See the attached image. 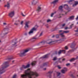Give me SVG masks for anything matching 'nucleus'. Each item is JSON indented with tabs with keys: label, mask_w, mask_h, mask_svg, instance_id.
Listing matches in <instances>:
<instances>
[{
	"label": "nucleus",
	"mask_w": 78,
	"mask_h": 78,
	"mask_svg": "<svg viewBox=\"0 0 78 78\" xmlns=\"http://www.w3.org/2000/svg\"><path fill=\"white\" fill-rule=\"evenodd\" d=\"M60 75H61V73H57V76H59Z\"/></svg>",
	"instance_id": "nucleus-36"
},
{
	"label": "nucleus",
	"mask_w": 78,
	"mask_h": 78,
	"mask_svg": "<svg viewBox=\"0 0 78 78\" xmlns=\"http://www.w3.org/2000/svg\"><path fill=\"white\" fill-rule=\"evenodd\" d=\"M74 60H75V58H73L71 59V60H70V61H71V62H72V61H73Z\"/></svg>",
	"instance_id": "nucleus-35"
},
{
	"label": "nucleus",
	"mask_w": 78,
	"mask_h": 78,
	"mask_svg": "<svg viewBox=\"0 0 78 78\" xmlns=\"http://www.w3.org/2000/svg\"><path fill=\"white\" fill-rule=\"evenodd\" d=\"M8 30H9V29L8 28L6 27L4 29V31H8Z\"/></svg>",
	"instance_id": "nucleus-27"
},
{
	"label": "nucleus",
	"mask_w": 78,
	"mask_h": 78,
	"mask_svg": "<svg viewBox=\"0 0 78 78\" xmlns=\"http://www.w3.org/2000/svg\"><path fill=\"white\" fill-rule=\"evenodd\" d=\"M30 66V64H28L26 66L24 65H23L22 67L20 68V70L21 71H23L24 70V69H27V68H28Z\"/></svg>",
	"instance_id": "nucleus-4"
},
{
	"label": "nucleus",
	"mask_w": 78,
	"mask_h": 78,
	"mask_svg": "<svg viewBox=\"0 0 78 78\" xmlns=\"http://www.w3.org/2000/svg\"><path fill=\"white\" fill-rule=\"evenodd\" d=\"M39 44H41V45H44V44H45V42H41Z\"/></svg>",
	"instance_id": "nucleus-33"
},
{
	"label": "nucleus",
	"mask_w": 78,
	"mask_h": 78,
	"mask_svg": "<svg viewBox=\"0 0 78 78\" xmlns=\"http://www.w3.org/2000/svg\"><path fill=\"white\" fill-rule=\"evenodd\" d=\"M43 35V32H41L39 35V37H41V36H42Z\"/></svg>",
	"instance_id": "nucleus-28"
},
{
	"label": "nucleus",
	"mask_w": 78,
	"mask_h": 78,
	"mask_svg": "<svg viewBox=\"0 0 78 78\" xmlns=\"http://www.w3.org/2000/svg\"><path fill=\"white\" fill-rule=\"evenodd\" d=\"M70 64L68 63L67 64H66V66H70Z\"/></svg>",
	"instance_id": "nucleus-48"
},
{
	"label": "nucleus",
	"mask_w": 78,
	"mask_h": 78,
	"mask_svg": "<svg viewBox=\"0 0 78 78\" xmlns=\"http://www.w3.org/2000/svg\"><path fill=\"white\" fill-rule=\"evenodd\" d=\"M35 30H36V29H35L34 28H32L29 32L28 33L30 35V34H33L34 31H35Z\"/></svg>",
	"instance_id": "nucleus-7"
},
{
	"label": "nucleus",
	"mask_w": 78,
	"mask_h": 78,
	"mask_svg": "<svg viewBox=\"0 0 78 78\" xmlns=\"http://www.w3.org/2000/svg\"><path fill=\"white\" fill-rule=\"evenodd\" d=\"M15 15V11H10L8 14V16L11 18H12Z\"/></svg>",
	"instance_id": "nucleus-5"
},
{
	"label": "nucleus",
	"mask_w": 78,
	"mask_h": 78,
	"mask_svg": "<svg viewBox=\"0 0 78 78\" xmlns=\"http://www.w3.org/2000/svg\"><path fill=\"white\" fill-rule=\"evenodd\" d=\"M56 59H57V58L56 57H55L54 58L53 60L54 61H56Z\"/></svg>",
	"instance_id": "nucleus-34"
},
{
	"label": "nucleus",
	"mask_w": 78,
	"mask_h": 78,
	"mask_svg": "<svg viewBox=\"0 0 78 78\" xmlns=\"http://www.w3.org/2000/svg\"><path fill=\"white\" fill-rule=\"evenodd\" d=\"M45 26L47 28H48V27H49L48 26V24L46 25Z\"/></svg>",
	"instance_id": "nucleus-46"
},
{
	"label": "nucleus",
	"mask_w": 78,
	"mask_h": 78,
	"mask_svg": "<svg viewBox=\"0 0 78 78\" xmlns=\"http://www.w3.org/2000/svg\"><path fill=\"white\" fill-rule=\"evenodd\" d=\"M58 0H55L53 2H51V4L53 3V4H55V3H57L58 2Z\"/></svg>",
	"instance_id": "nucleus-25"
},
{
	"label": "nucleus",
	"mask_w": 78,
	"mask_h": 78,
	"mask_svg": "<svg viewBox=\"0 0 78 78\" xmlns=\"http://www.w3.org/2000/svg\"><path fill=\"white\" fill-rule=\"evenodd\" d=\"M64 69H65V70H67V68H66V67H64L63 68Z\"/></svg>",
	"instance_id": "nucleus-57"
},
{
	"label": "nucleus",
	"mask_w": 78,
	"mask_h": 78,
	"mask_svg": "<svg viewBox=\"0 0 78 78\" xmlns=\"http://www.w3.org/2000/svg\"><path fill=\"white\" fill-rule=\"evenodd\" d=\"M37 3V2L35 1L34 0L32 2V5H36Z\"/></svg>",
	"instance_id": "nucleus-21"
},
{
	"label": "nucleus",
	"mask_w": 78,
	"mask_h": 78,
	"mask_svg": "<svg viewBox=\"0 0 78 78\" xmlns=\"http://www.w3.org/2000/svg\"><path fill=\"white\" fill-rule=\"evenodd\" d=\"M16 77H17V75H16V74H15L13 76L12 78H16Z\"/></svg>",
	"instance_id": "nucleus-29"
},
{
	"label": "nucleus",
	"mask_w": 78,
	"mask_h": 78,
	"mask_svg": "<svg viewBox=\"0 0 78 78\" xmlns=\"http://www.w3.org/2000/svg\"><path fill=\"white\" fill-rule=\"evenodd\" d=\"M30 23V21H27L25 23V26L24 27V28H28V24Z\"/></svg>",
	"instance_id": "nucleus-8"
},
{
	"label": "nucleus",
	"mask_w": 78,
	"mask_h": 78,
	"mask_svg": "<svg viewBox=\"0 0 78 78\" xmlns=\"http://www.w3.org/2000/svg\"><path fill=\"white\" fill-rule=\"evenodd\" d=\"M3 25H6V23H3Z\"/></svg>",
	"instance_id": "nucleus-61"
},
{
	"label": "nucleus",
	"mask_w": 78,
	"mask_h": 78,
	"mask_svg": "<svg viewBox=\"0 0 78 78\" xmlns=\"http://www.w3.org/2000/svg\"><path fill=\"white\" fill-rule=\"evenodd\" d=\"M65 39H66V38H63V39H61V41H64Z\"/></svg>",
	"instance_id": "nucleus-42"
},
{
	"label": "nucleus",
	"mask_w": 78,
	"mask_h": 78,
	"mask_svg": "<svg viewBox=\"0 0 78 78\" xmlns=\"http://www.w3.org/2000/svg\"><path fill=\"white\" fill-rule=\"evenodd\" d=\"M36 39H37V38H36L35 37H33V38L31 39V41L32 42H33V41H34Z\"/></svg>",
	"instance_id": "nucleus-24"
},
{
	"label": "nucleus",
	"mask_w": 78,
	"mask_h": 78,
	"mask_svg": "<svg viewBox=\"0 0 78 78\" xmlns=\"http://www.w3.org/2000/svg\"><path fill=\"white\" fill-rule=\"evenodd\" d=\"M74 0H70L69 1H68V2L69 3V4L70 5H72V2H73Z\"/></svg>",
	"instance_id": "nucleus-19"
},
{
	"label": "nucleus",
	"mask_w": 78,
	"mask_h": 78,
	"mask_svg": "<svg viewBox=\"0 0 78 78\" xmlns=\"http://www.w3.org/2000/svg\"><path fill=\"white\" fill-rule=\"evenodd\" d=\"M62 27H64L66 26V23H64L61 25Z\"/></svg>",
	"instance_id": "nucleus-30"
},
{
	"label": "nucleus",
	"mask_w": 78,
	"mask_h": 78,
	"mask_svg": "<svg viewBox=\"0 0 78 78\" xmlns=\"http://www.w3.org/2000/svg\"><path fill=\"white\" fill-rule=\"evenodd\" d=\"M57 51H55V53H54V54L55 55H57Z\"/></svg>",
	"instance_id": "nucleus-51"
},
{
	"label": "nucleus",
	"mask_w": 78,
	"mask_h": 78,
	"mask_svg": "<svg viewBox=\"0 0 78 78\" xmlns=\"http://www.w3.org/2000/svg\"><path fill=\"white\" fill-rule=\"evenodd\" d=\"M59 36H61V35H60V34H57L55 36V37L57 39H58V38H59Z\"/></svg>",
	"instance_id": "nucleus-26"
},
{
	"label": "nucleus",
	"mask_w": 78,
	"mask_h": 78,
	"mask_svg": "<svg viewBox=\"0 0 78 78\" xmlns=\"http://www.w3.org/2000/svg\"><path fill=\"white\" fill-rule=\"evenodd\" d=\"M8 33L7 32L5 33V34H4V35H6V34H8Z\"/></svg>",
	"instance_id": "nucleus-58"
},
{
	"label": "nucleus",
	"mask_w": 78,
	"mask_h": 78,
	"mask_svg": "<svg viewBox=\"0 0 78 78\" xmlns=\"http://www.w3.org/2000/svg\"><path fill=\"white\" fill-rule=\"evenodd\" d=\"M38 27H39V26H37V25H36L35 26L33 27V28H34V29L36 30H35V31H36V30H37V28H38Z\"/></svg>",
	"instance_id": "nucleus-23"
},
{
	"label": "nucleus",
	"mask_w": 78,
	"mask_h": 78,
	"mask_svg": "<svg viewBox=\"0 0 78 78\" xmlns=\"http://www.w3.org/2000/svg\"><path fill=\"white\" fill-rule=\"evenodd\" d=\"M14 25H16V26H17V25H19V23H17L15 22V23H14Z\"/></svg>",
	"instance_id": "nucleus-38"
},
{
	"label": "nucleus",
	"mask_w": 78,
	"mask_h": 78,
	"mask_svg": "<svg viewBox=\"0 0 78 78\" xmlns=\"http://www.w3.org/2000/svg\"><path fill=\"white\" fill-rule=\"evenodd\" d=\"M69 6H68V5L67 4H65L64 5V8H65V7H68Z\"/></svg>",
	"instance_id": "nucleus-32"
},
{
	"label": "nucleus",
	"mask_w": 78,
	"mask_h": 78,
	"mask_svg": "<svg viewBox=\"0 0 78 78\" xmlns=\"http://www.w3.org/2000/svg\"><path fill=\"white\" fill-rule=\"evenodd\" d=\"M75 46V44L74 43H72L71 45V48H74Z\"/></svg>",
	"instance_id": "nucleus-22"
},
{
	"label": "nucleus",
	"mask_w": 78,
	"mask_h": 78,
	"mask_svg": "<svg viewBox=\"0 0 78 78\" xmlns=\"http://www.w3.org/2000/svg\"><path fill=\"white\" fill-rule=\"evenodd\" d=\"M36 62H37L36 61H33L31 63L32 66H34L36 64Z\"/></svg>",
	"instance_id": "nucleus-20"
},
{
	"label": "nucleus",
	"mask_w": 78,
	"mask_h": 78,
	"mask_svg": "<svg viewBox=\"0 0 78 78\" xmlns=\"http://www.w3.org/2000/svg\"><path fill=\"white\" fill-rule=\"evenodd\" d=\"M54 14H55V13H51V17H53V15H54Z\"/></svg>",
	"instance_id": "nucleus-43"
},
{
	"label": "nucleus",
	"mask_w": 78,
	"mask_h": 78,
	"mask_svg": "<svg viewBox=\"0 0 78 78\" xmlns=\"http://www.w3.org/2000/svg\"><path fill=\"white\" fill-rule=\"evenodd\" d=\"M37 11L38 12H40L41 11V7L38 6L37 8Z\"/></svg>",
	"instance_id": "nucleus-15"
},
{
	"label": "nucleus",
	"mask_w": 78,
	"mask_h": 78,
	"mask_svg": "<svg viewBox=\"0 0 78 78\" xmlns=\"http://www.w3.org/2000/svg\"><path fill=\"white\" fill-rule=\"evenodd\" d=\"M30 51V49H26L24 50L23 52H21L18 55H19L20 56H25L26 55V54L25 53H27V52H28V51Z\"/></svg>",
	"instance_id": "nucleus-3"
},
{
	"label": "nucleus",
	"mask_w": 78,
	"mask_h": 78,
	"mask_svg": "<svg viewBox=\"0 0 78 78\" xmlns=\"http://www.w3.org/2000/svg\"><path fill=\"white\" fill-rule=\"evenodd\" d=\"M71 76H72V77L73 78H76V77H75V76H74L72 74L71 75Z\"/></svg>",
	"instance_id": "nucleus-37"
},
{
	"label": "nucleus",
	"mask_w": 78,
	"mask_h": 78,
	"mask_svg": "<svg viewBox=\"0 0 78 78\" xmlns=\"http://www.w3.org/2000/svg\"><path fill=\"white\" fill-rule=\"evenodd\" d=\"M63 51L65 52L66 51H65V50H60L58 52V55H60V54H61V52Z\"/></svg>",
	"instance_id": "nucleus-18"
},
{
	"label": "nucleus",
	"mask_w": 78,
	"mask_h": 78,
	"mask_svg": "<svg viewBox=\"0 0 78 78\" xmlns=\"http://www.w3.org/2000/svg\"><path fill=\"white\" fill-rule=\"evenodd\" d=\"M66 71H67V69H62L61 71V72L62 73H63V74H64L66 72Z\"/></svg>",
	"instance_id": "nucleus-16"
},
{
	"label": "nucleus",
	"mask_w": 78,
	"mask_h": 78,
	"mask_svg": "<svg viewBox=\"0 0 78 78\" xmlns=\"http://www.w3.org/2000/svg\"><path fill=\"white\" fill-rule=\"evenodd\" d=\"M52 73V72H48V73H49L50 74V76H51V73Z\"/></svg>",
	"instance_id": "nucleus-45"
},
{
	"label": "nucleus",
	"mask_w": 78,
	"mask_h": 78,
	"mask_svg": "<svg viewBox=\"0 0 78 78\" xmlns=\"http://www.w3.org/2000/svg\"><path fill=\"white\" fill-rule=\"evenodd\" d=\"M13 59L12 58H9L8 59V60L9 61H11V59Z\"/></svg>",
	"instance_id": "nucleus-31"
},
{
	"label": "nucleus",
	"mask_w": 78,
	"mask_h": 78,
	"mask_svg": "<svg viewBox=\"0 0 78 78\" xmlns=\"http://www.w3.org/2000/svg\"><path fill=\"white\" fill-rule=\"evenodd\" d=\"M25 74H22L21 76L22 78H36L34 75L36 76H38V74L37 73H34L30 71V69H29L24 72Z\"/></svg>",
	"instance_id": "nucleus-1"
},
{
	"label": "nucleus",
	"mask_w": 78,
	"mask_h": 78,
	"mask_svg": "<svg viewBox=\"0 0 78 78\" xmlns=\"http://www.w3.org/2000/svg\"><path fill=\"white\" fill-rule=\"evenodd\" d=\"M20 22V21L19 20H18L17 21H16V22L17 23V22Z\"/></svg>",
	"instance_id": "nucleus-53"
},
{
	"label": "nucleus",
	"mask_w": 78,
	"mask_h": 78,
	"mask_svg": "<svg viewBox=\"0 0 78 78\" xmlns=\"http://www.w3.org/2000/svg\"><path fill=\"white\" fill-rule=\"evenodd\" d=\"M73 50H70L69 51L70 52H72Z\"/></svg>",
	"instance_id": "nucleus-62"
},
{
	"label": "nucleus",
	"mask_w": 78,
	"mask_h": 78,
	"mask_svg": "<svg viewBox=\"0 0 78 78\" xmlns=\"http://www.w3.org/2000/svg\"><path fill=\"white\" fill-rule=\"evenodd\" d=\"M69 33V30L63 31V33H62L60 34V35L61 36V37H65V35H64V33H66V34H67V33Z\"/></svg>",
	"instance_id": "nucleus-6"
},
{
	"label": "nucleus",
	"mask_w": 78,
	"mask_h": 78,
	"mask_svg": "<svg viewBox=\"0 0 78 78\" xmlns=\"http://www.w3.org/2000/svg\"><path fill=\"white\" fill-rule=\"evenodd\" d=\"M73 25V24H72L70 26V28H69V29L72 28V26Z\"/></svg>",
	"instance_id": "nucleus-40"
},
{
	"label": "nucleus",
	"mask_w": 78,
	"mask_h": 78,
	"mask_svg": "<svg viewBox=\"0 0 78 78\" xmlns=\"http://www.w3.org/2000/svg\"><path fill=\"white\" fill-rule=\"evenodd\" d=\"M66 9L67 10L68 12H66L65 13V14H67V13H68V12L70 11V8H69V7H67L66 8Z\"/></svg>",
	"instance_id": "nucleus-14"
},
{
	"label": "nucleus",
	"mask_w": 78,
	"mask_h": 78,
	"mask_svg": "<svg viewBox=\"0 0 78 78\" xmlns=\"http://www.w3.org/2000/svg\"><path fill=\"white\" fill-rule=\"evenodd\" d=\"M55 35H53L52 36V37H55Z\"/></svg>",
	"instance_id": "nucleus-64"
},
{
	"label": "nucleus",
	"mask_w": 78,
	"mask_h": 78,
	"mask_svg": "<svg viewBox=\"0 0 78 78\" xmlns=\"http://www.w3.org/2000/svg\"><path fill=\"white\" fill-rule=\"evenodd\" d=\"M65 48L66 50H67V49H68V48L67 46H66L65 47Z\"/></svg>",
	"instance_id": "nucleus-50"
},
{
	"label": "nucleus",
	"mask_w": 78,
	"mask_h": 78,
	"mask_svg": "<svg viewBox=\"0 0 78 78\" xmlns=\"http://www.w3.org/2000/svg\"><path fill=\"white\" fill-rule=\"evenodd\" d=\"M9 66V62H4L2 65V68H0V74H2L5 72V71H4V69L8 67Z\"/></svg>",
	"instance_id": "nucleus-2"
},
{
	"label": "nucleus",
	"mask_w": 78,
	"mask_h": 78,
	"mask_svg": "<svg viewBox=\"0 0 78 78\" xmlns=\"http://www.w3.org/2000/svg\"><path fill=\"white\" fill-rule=\"evenodd\" d=\"M75 32H78V27L77 28V30H75Z\"/></svg>",
	"instance_id": "nucleus-52"
},
{
	"label": "nucleus",
	"mask_w": 78,
	"mask_h": 78,
	"mask_svg": "<svg viewBox=\"0 0 78 78\" xmlns=\"http://www.w3.org/2000/svg\"><path fill=\"white\" fill-rule=\"evenodd\" d=\"M23 21H21V24L23 25Z\"/></svg>",
	"instance_id": "nucleus-55"
},
{
	"label": "nucleus",
	"mask_w": 78,
	"mask_h": 78,
	"mask_svg": "<svg viewBox=\"0 0 78 78\" xmlns=\"http://www.w3.org/2000/svg\"><path fill=\"white\" fill-rule=\"evenodd\" d=\"M62 61H65V58H64V59H62Z\"/></svg>",
	"instance_id": "nucleus-63"
},
{
	"label": "nucleus",
	"mask_w": 78,
	"mask_h": 78,
	"mask_svg": "<svg viewBox=\"0 0 78 78\" xmlns=\"http://www.w3.org/2000/svg\"><path fill=\"white\" fill-rule=\"evenodd\" d=\"M68 29V27H66L65 28V30H67Z\"/></svg>",
	"instance_id": "nucleus-54"
},
{
	"label": "nucleus",
	"mask_w": 78,
	"mask_h": 78,
	"mask_svg": "<svg viewBox=\"0 0 78 78\" xmlns=\"http://www.w3.org/2000/svg\"><path fill=\"white\" fill-rule=\"evenodd\" d=\"M49 55V54H47L46 55H44L42 57H41L40 58V59H41V58H42L43 59H45V58H48Z\"/></svg>",
	"instance_id": "nucleus-10"
},
{
	"label": "nucleus",
	"mask_w": 78,
	"mask_h": 78,
	"mask_svg": "<svg viewBox=\"0 0 78 78\" xmlns=\"http://www.w3.org/2000/svg\"><path fill=\"white\" fill-rule=\"evenodd\" d=\"M57 67H58V68L59 69H61V67L59 66V65L57 66Z\"/></svg>",
	"instance_id": "nucleus-44"
},
{
	"label": "nucleus",
	"mask_w": 78,
	"mask_h": 78,
	"mask_svg": "<svg viewBox=\"0 0 78 78\" xmlns=\"http://www.w3.org/2000/svg\"><path fill=\"white\" fill-rule=\"evenodd\" d=\"M5 7H7V9H8L10 8V5L9 3L7 2V4L5 5L4 6Z\"/></svg>",
	"instance_id": "nucleus-11"
},
{
	"label": "nucleus",
	"mask_w": 78,
	"mask_h": 78,
	"mask_svg": "<svg viewBox=\"0 0 78 78\" xmlns=\"http://www.w3.org/2000/svg\"><path fill=\"white\" fill-rule=\"evenodd\" d=\"M47 63H43L42 65H41V68H43V67H45V66H47Z\"/></svg>",
	"instance_id": "nucleus-13"
},
{
	"label": "nucleus",
	"mask_w": 78,
	"mask_h": 78,
	"mask_svg": "<svg viewBox=\"0 0 78 78\" xmlns=\"http://www.w3.org/2000/svg\"><path fill=\"white\" fill-rule=\"evenodd\" d=\"M51 22V20H47V22L48 23V22Z\"/></svg>",
	"instance_id": "nucleus-41"
},
{
	"label": "nucleus",
	"mask_w": 78,
	"mask_h": 78,
	"mask_svg": "<svg viewBox=\"0 0 78 78\" xmlns=\"http://www.w3.org/2000/svg\"><path fill=\"white\" fill-rule=\"evenodd\" d=\"M63 8V7L62 6H60L59 8L58 9H59V10H61V11H63V9H62V8Z\"/></svg>",
	"instance_id": "nucleus-17"
},
{
	"label": "nucleus",
	"mask_w": 78,
	"mask_h": 78,
	"mask_svg": "<svg viewBox=\"0 0 78 78\" xmlns=\"http://www.w3.org/2000/svg\"><path fill=\"white\" fill-rule=\"evenodd\" d=\"M46 68H45L43 69L44 70H46Z\"/></svg>",
	"instance_id": "nucleus-60"
},
{
	"label": "nucleus",
	"mask_w": 78,
	"mask_h": 78,
	"mask_svg": "<svg viewBox=\"0 0 78 78\" xmlns=\"http://www.w3.org/2000/svg\"><path fill=\"white\" fill-rule=\"evenodd\" d=\"M24 35H25V36H27V33H26L24 34Z\"/></svg>",
	"instance_id": "nucleus-59"
},
{
	"label": "nucleus",
	"mask_w": 78,
	"mask_h": 78,
	"mask_svg": "<svg viewBox=\"0 0 78 78\" xmlns=\"http://www.w3.org/2000/svg\"><path fill=\"white\" fill-rule=\"evenodd\" d=\"M21 15L22 16H23V17H25V15H23V13H21Z\"/></svg>",
	"instance_id": "nucleus-47"
},
{
	"label": "nucleus",
	"mask_w": 78,
	"mask_h": 78,
	"mask_svg": "<svg viewBox=\"0 0 78 78\" xmlns=\"http://www.w3.org/2000/svg\"><path fill=\"white\" fill-rule=\"evenodd\" d=\"M78 5V1L74 2V3L73 4V7H75Z\"/></svg>",
	"instance_id": "nucleus-9"
},
{
	"label": "nucleus",
	"mask_w": 78,
	"mask_h": 78,
	"mask_svg": "<svg viewBox=\"0 0 78 78\" xmlns=\"http://www.w3.org/2000/svg\"><path fill=\"white\" fill-rule=\"evenodd\" d=\"M17 42H15L14 43V44H13V45H16V44H17Z\"/></svg>",
	"instance_id": "nucleus-56"
},
{
	"label": "nucleus",
	"mask_w": 78,
	"mask_h": 78,
	"mask_svg": "<svg viewBox=\"0 0 78 78\" xmlns=\"http://www.w3.org/2000/svg\"><path fill=\"white\" fill-rule=\"evenodd\" d=\"M74 17H75V16H70L68 18V19L69 20H73V19H74Z\"/></svg>",
	"instance_id": "nucleus-12"
},
{
	"label": "nucleus",
	"mask_w": 78,
	"mask_h": 78,
	"mask_svg": "<svg viewBox=\"0 0 78 78\" xmlns=\"http://www.w3.org/2000/svg\"><path fill=\"white\" fill-rule=\"evenodd\" d=\"M63 31L62 30H60L59 31V33H61V32H62V33H63Z\"/></svg>",
	"instance_id": "nucleus-49"
},
{
	"label": "nucleus",
	"mask_w": 78,
	"mask_h": 78,
	"mask_svg": "<svg viewBox=\"0 0 78 78\" xmlns=\"http://www.w3.org/2000/svg\"><path fill=\"white\" fill-rule=\"evenodd\" d=\"M54 42V41H51L49 42V43H48V44H51L52 42Z\"/></svg>",
	"instance_id": "nucleus-39"
}]
</instances>
